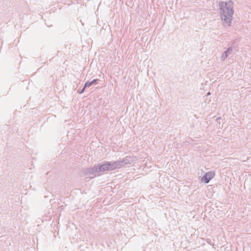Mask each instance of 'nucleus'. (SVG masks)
Segmentation results:
<instances>
[{
    "label": "nucleus",
    "mask_w": 251,
    "mask_h": 251,
    "mask_svg": "<svg viewBox=\"0 0 251 251\" xmlns=\"http://www.w3.org/2000/svg\"><path fill=\"white\" fill-rule=\"evenodd\" d=\"M220 5L222 19L225 21H230L233 14V3L231 1L222 2Z\"/></svg>",
    "instance_id": "nucleus-1"
},
{
    "label": "nucleus",
    "mask_w": 251,
    "mask_h": 251,
    "mask_svg": "<svg viewBox=\"0 0 251 251\" xmlns=\"http://www.w3.org/2000/svg\"><path fill=\"white\" fill-rule=\"evenodd\" d=\"M215 176V173L213 172H209L206 173L205 175L201 178L202 182L208 183Z\"/></svg>",
    "instance_id": "nucleus-2"
},
{
    "label": "nucleus",
    "mask_w": 251,
    "mask_h": 251,
    "mask_svg": "<svg viewBox=\"0 0 251 251\" xmlns=\"http://www.w3.org/2000/svg\"><path fill=\"white\" fill-rule=\"evenodd\" d=\"M95 81H96V80H93V81H91V82H86V83H85V87H89V86H90L91 85H92L93 83L94 82H95Z\"/></svg>",
    "instance_id": "nucleus-4"
},
{
    "label": "nucleus",
    "mask_w": 251,
    "mask_h": 251,
    "mask_svg": "<svg viewBox=\"0 0 251 251\" xmlns=\"http://www.w3.org/2000/svg\"><path fill=\"white\" fill-rule=\"evenodd\" d=\"M111 169V165L109 164H103L101 165L100 168V170H110Z\"/></svg>",
    "instance_id": "nucleus-3"
}]
</instances>
